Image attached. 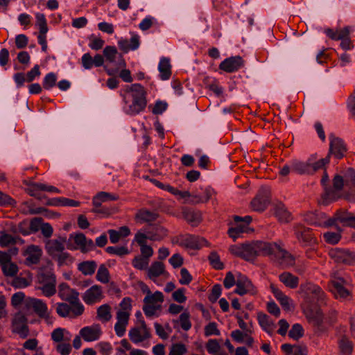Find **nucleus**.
Instances as JSON below:
<instances>
[{
  "label": "nucleus",
  "instance_id": "nucleus-1",
  "mask_svg": "<svg viewBox=\"0 0 355 355\" xmlns=\"http://www.w3.org/2000/svg\"><path fill=\"white\" fill-rule=\"evenodd\" d=\"M123 101L128 105L126 113L135 115L142 112L146 107V92L144 87L138 83L127 85L124 89Z\"/></svg>",
  "mask_w": 355,
  "mask_h": 355
},
{
  "label": "nucleus",
  "instance_id": "nucleus-2",
  "mask_svg": "<svg viewBox=\"0 0 355 355\" xmlns=\"http://www.w3.org/2000/svg\"><path fill=\"white\" fill-rule=\"evenodd\" d=\"M300 288L304 294L305 306H320L325 304L326 294L319 286L306 283L301 285Z\"/></svg>",
  "mask_w": 355,
  "mask_h": 355
},
{
  "label": "nucleus",
  "instance_id": "nucleus-3",
  "mask_svg": "<svg viewBox=\"0 0 355 355\" xmlns=\"http://www.w3.org/2000/svg\"><path fill=\"white\" fill-rule=\"evenodd\" d=\"M37 282L39 286L37 289L48 297L54 295L56 293V277L51 270H42L37 275Z\"/></svg>",
  "mask_w": 355,
  "mask_h": 355
},
{
  "label": "nucleus",
  "instance_id": "nucleus-4",
  "mask_svg": "<svg viewBox=\"0 0 355 355\" xmlns=\"http://www.w3.org/2000/svg\"><path fill=\"white\" fill-rule=\"evenodd\" d=\"M143 311L146 317L157 316V311H160L164 295L160 291H155L150 295H146L144 299Z\"/></svg>",
  "mask_w": 355,
  "mask_h": 355
},
{
  "label": "nucleus",
  "instance_id": "nucleus-5",
  "mask_svg": "<svg viewBox=\"0 0 355 355\" xmlns=\"http://www.w3.org/2000/svg\"><path fill=\"white\" fill-rule=\"evenodd\" d=\"M25 305L28 309H32L39 318L44 319L47 324L53 322V318L48 311V306L42 300L29 297L26 300Z\"/></svg>",
  "mask_w": 355,
  "mask_h": 355
},
{
  "label": "nucleus",
  "instance_id": "nucleus-6",
  "mask_svg": "<svg viewBox=\"0 0 355 355\" xmlns=\"http://www.w3.org/2000/svg\"><path fill=\"white\" fill-rule=\"evenodd\" d=\"M293 232L297 240L303 246L313 245L317 243V239L312 234L311 229L306 227L302 224H295Z\"/></svg>",
  "mask_w": 355,
  "mask_h": 355
},
{
  "label": "nucleus",
  "instance_id": "nucleus-7",
  "mask_svg": "<svg viewBox=\"0 0 355 355\" xmlns=\"http://www.w3.org/2000/svg\"><path fill=\"white\" fill-rule=\"evenodd\" d=\"M128 336L133 343L138 344L150 338L151 333L146 322L140 321V324H136L130 329Z\"/></svg>",
  "mask_w": 355,
  "mask_h": 355
},
{
  "label": "nucleus",
  "instance_id": "nucleus-8",
  "mask_svg": "<svg viewBox=\"0 0 355 355\" xmlns=\"http://www.w3.org/2000/svg\"><path fill=\"white\" fill-rule=\"evenodd\" d=\"M270 191L267 187H261L252 200L250 207L255 211H263L270 204Z\"/></svg>",
  "mask_w": 355,
  "mask_h": 355
},
{
  "label": "nucleus",
  "instance_id": "nucleus-9",
  "mask_svg": "<svg viewBox=\"0 0 355 355\" xmlns=\"http://www.w3.org/2000/svg\"><path fill=\"white\" fill-rule=\"evenodd\" d=\"M205 241L203 238H200L192 234L180 235L172 239L173 244H177L181 247L189 249H199L202 243Z\"/></svg>",
  "mask_w": 355,
  "mask_h": 355
},
{
  "label": "nucleus",
  "instance_id": "nucleus-10",
  "mask_svg": "<svg viewBox=\"0 0 355 355\" xmlns=\"http://www.w3.org/2000/svg\"><path fill=\"white\" fill-rule=\"evenodd\" d=\"M12 331L21 338H26L29 335V328L27 324V318L21 312L15 314L12 320Z\"/></svg>",
  "mask_w": 355,
  "mask_h": 355
},
{
  "label": "nucleus",
  "instance_id": "nucleus-11",
  "mask_svg": "<svg viewBox=\"0 0 355 355\" xmlns=\"http://www.w3.org/2000/svg\"><path fill=\"white\" fill-rule=\"evenodd\" d=\"M329 255L335 262L345 264L355 263V252L341 248H332L329 251Z\"/></svg>",
  "mask_w": 355,
  "mask_h": 355
},
{
  "label": "nucleus",
  "instance_id": "nucleus-12",
  "mask_svg": "<svg viewBox=\"0 0 355 355\" xmlns=\"http://www.w3.org/2000/svg\"><path fill=\"white\" fill-rule=\"evenodd\" d=\"M236 288L234 293L239 295L250 294L254 295L257 293L256 287L252 284V282L244 275L239 273L236 275Z\"/></svg>",
  "mask_w": 355,
  "mask_h": 355
},
{
  "label": "nucleus",
  "instance_id": "nucleus-13",
  "mask_svg": "<svg viewBox=\"0 0 355 355\" xmlns=\"http://www.w3.org/2000/svg\"><path fill=\"white\" fill-rule=\"evenodd\" d=\"M234 220L237 224L236 227H230L228 230L227 234L235 241L241 234L247 232L248 226L252 221V217L250 216L245 217L235 216Z\"/></svg>",
  "mask_w": 355,
  "mask_h": 355
},
{
  "label": "nucleus",
  "instance_id": "nucleus-14",
  "mask_svg": "<svg viewBox=\"0 0 355 355\" xmlns=\"http://www.w3.org/2000/svg\"><path fill=\"white\" fill-rule=\"evenodd\" d=\"M330 145L328 156L330 157L333 155L336 159H341L345 156L347 152V146L343 140L339 137H336L333 135L329 136Z\"/></svg>",
  "mask_w": 355,
  "mask_h": 355
},
{
  "label": "nucleus",
  "instance_id": "nucleus-15",
  "mask_svg": "<svg viewBox=\"0 0 355 355\" xmlns=\"http://www.w3.org/2000/svg\"><path fill=\"white\" fill-rule=\"evenodd\" d=\"M258 248L259 256H268L273 261L276 260L281 249L280 245L276 242H265L262 241H258Z\"/></svg>",
  "mask_w": 355,
  "mask_h": 355
},
{
  "label": "nucleus",
  "instance_id": "nucleus-16",
  "mask_svg": "<svg viewBox=\"0 0 355 355\" xmlns=\"http://www.w3.org/2000/svg\"><path fill=\"white\" fill-rule=\"evenodd\" d=\"M104 297L102 287L99 285H94L87 289L83 295V301L89 305L97 303Z\"/></svg>",
  "mask_w": 355,
  "mask_h": 355
},
{
  "label": "nucleus",
  "instance_id": "nucleus-17",
  "mask_svg": "<svg viewBox=\"0 0 355 355\" xmlns=\"http://www.w3.org/2000/svg\"><path fill=\"white\" fill-rule=\"evenodd\" d=\"M304 313L309 323L318 328L322 327L324 319L323 314L317 306H305Z\"/></svg>",
  "mask_w": 355,
  "mask_h": 355
},
{
  "label": "nucleus",
  "instance_id": "nucleus-18",
  "mask_svg": "<svg viewBox=\"0 0 355 355\" xmlns=\"http://www.w3.org/2000/svg\"><path fill=\"white\" fill-rule=\"evenodd\" d=\"M243 65L244 61L241 56H232L225 59L219 64V69L227 73H232L238 71Z\"/></svg>",
  "mask_w": 355,
  "mask_h": 355
},
{
  "label": "nucleus",
  "instance_id": "nucleus-19",
  "mask_svg": "<svg viewBox=\"0 0 355 355\" xmlns=\"http://www.w3.org/2000/svg\"><path fill=\"white\" fill-rule=\"evenodd\" d=\"M102 335L101 327L98 324L87 326L82 328L80 336L87 342L97 340Z\"/></svg>",
  "mask_w": 355,
  "mask_h": 355
},
{
  "label": "nucleus",
  "instance_id": "nucleus-20",
  "mask_svg": "<svg viewBox=\"0 0 355 355\" xmlns=\"http://www.w3.org/2000/svg\"><path fill=\"white\" fill-rule=\"evenodd\" d=\"M58 295L64 301L69 304L77 302L79 293L76 290L71 288L67 283H62L58 286Z\"/></svg>",
  "mask_w": 355,
  "mask_h": 355
},
{
  "label": "nucleus",
  "instance_id": "nucleus-21",
  "mask_svg": "<svg viewBox=\"0 0 355 355\" xmlns=\"http://www.w3.org/2000/svg\"><path fill=\"white\" fill-rule=\"evenodd\" d=\"M158 218V213L150 211L146 208H141L137 210L135 216V221L141 224H150L151 223L156 221Z\"/></svg>",
  "mask_w": 355,
  "mask_h": 355
},
{
  "label": "nucleus",
  "instance_id": "nucleus-22",
  "mask_svg": "<svg viewBox=\"0 0 355 355\" xmlns=\"http://www.w3.org/2000/svg\"><path fill=\"white\" fill-rule=\"evenodd\" d=\"M243 259L253 262L259 256L258 241L243 243Z\"/></svg>",
  "mask_w": 355,
  "mask_h": 355
},
{
  "label": "nucleus",
  "instance_id": "nucleus-23",
  "mask_svg": "<svg viewBox=\"0 0 355 355\" xmlns=\"http://www.w3.org/2000/svg\"><path fill=\"white\" fill-rule=\"evenodd\" d=\"M65 237H60L58 239L49 240L46 243V249L48 254L52 257L64 250Z\"/></svg>",
  "mask_w": 355,
  "mask_h": 355
},
{
  "label": "nucleus",
  "instance_id": "nucleus-24",
  "mask_svg": "<svg viewBox=\"0 0 355 355\" xmlns=\"http://www.w3.org/2000/svg\"><path fill=\"white\" fill-rule=\"evenodd\" d=\"M184 219L192 227H197L202 220L201 211L185 208L182 210Z\"/></svg>",
  "mask_w": 355,
  "mask_h": 355
},
{
  "label": "nucleus",
  "instance_id": "nucleus-25",
  "mask_svg": "<svg viewBox=\"0 0 355 355\" xmlns=\"http://www.w3.org/2000/svg\"><path fill=\"white\" fill-rule=\"evenodd\" d=\"M162 275H166V277L168 276V273L165 270L164 264L161 261H155L152 263L147 271L148 277L155 282L157 278Z\"/></svg>",
  "mask_w": 355,
  "mask_h": 355
},
{
  "label": "nucleus",
  "instance_id": "nucleus-26",
  "mask_svg": "<svg viewBox=\"0 0 355 355\" xmlns=\"http://www.w3.org/2000/svg\"><path fill=\"white\" fill-rule=\"evenodd\" d=\"M26 261L31 264L37 263L42 256V250L39 246L31 245L25 251Z\"/></svg>",
  "mask_w": 355,
  "mask_h": 355
},
{
  "label": "nucleus",
  "instance_id": "nucleus-27",
  "mask_svg": "<svg viewBox=\"0 0 355 355\" xmlns=\"http://www.w3.org/2000/svg\"><path fill=\"white\" fill-rule=\"evenodd\" d=\"M119 198V196L105 191L98 192L92 199L94 207H100L103 202L107 201H115Z\"/></svg>",
  "mask_w": 355,
  "mask_h": 355
},
{
  "label": "nucleus",
  "instance_id": "nucleus-28",
  "mask_svg": "<svg viewBox=\"0 0 355 355\" xmlns=\"http://www.w3.org/2000/svg\"><path fill=\"white\" fill-rule=\"evenodd\" d=\"M46 205L48 206H68V207H78L80 205L79 201H76L72 199L60 197L48 199L45 202Z\"/></svg>",
  "mask_w": 355,
  "mask_h": 355
},
{
  "label": "nucleus",
  "instance_id": "nucleus-29",
  "mask_svg": "<svg viewBox=\"0 0 355 355\" xmlns=\"http://www.w3.org/2000/svg\"><path fill=\"white\" fill-rule=\"evenodd\" d=\"M279 280L286 287L295 289L298 286L299 278L289 272H284L279 275Z\"/></svg>",
  "mask_w": 355,
  "mask_h": 355
},
{
  "label": "nucleus",
  "instance_id": "nucleus-30",
  "mask_svg": "<svg viewBox=\"0 0 355 355\" xmlns=\"http://www.w3.org/2000/svg\"><path fill=\"white\" fill-rule=\"evenodd\" d=\"M257 320L261 328L269 334H272L275 329V324L271 318L263 313H259Z\"/></svg>",
  "mask_w": 355,
  "mask_h": 355
},
{
  "label": "nucleus",
  "instance_id": "nucleus-31",
  "mask_svg": "<svg viewBox=\"0 0 355 355\" xmlns=\"http://www.w3.org/2000/svg\"><path fill=\"white\" fill-rule=\"evenodd\" d=\"M326 218V214L322 212H307L304 215V220L309 225L321 226L323 219Z\"/></svg>",
  "mask_w": 355,
  "mask_h": 355
},
{
  "label": "nucleus",
  "instance_id": "nucleus-32",
  "mask_svg": "<svg viewBox=\"0 0 355 355\" xmlns=\"http://www.w3.org/2000/svg\"><path fill=\"white\" fill-rule=\"evenodd\" d=\"M336 218L345 225L355 228V215L347 210H338L336 213Z\"/></svg>",
  "mask_w": 355,
  "mask_h": 355
},
{
  "label": "nucleus",
  "instance_id": "nucleus-33",
  "mask_svg": "<svg viewBox=\"0 0 355 355\" xmlns=\"http://www.w3.org/2000/svg\"><path fill=\"white\" fill-rule=\"evenodd\" d=\"M275 214L278 220L282 223H289L292 220L291 214L282 203L276 205Z\"/></svg>",
  "mask_w": 355,
  "mask_h": 355
},
{
  "label": "nucleus",
  "instance_id": "nucleus-34",
  "mask_svg": "<svg viewBox=\"0 0 355 355\" xmlns=\"http://www.w3.org/2000/svg\"><path fill=\"white\" fill-rule=\"evenodd\" d=\"M112 308L108 304L100 306L96 311V319L103 323L109 322L112 319Z\"/></svg>",
  "mask_w": 355,
  "mask_h": 355
},
{
  "label": "nucleus",
  "instance_id": "nucleus-35",
  "mask_svg": "<svg viewBox=\"0 0 355 355\" xmlns=\"http://www.w3.org/2000/svg\"><path fill=\"white\" fill-rule=\"evenodd\" d=\"M275 261L285 267L293 266L295 263V259L288 251L281 248L279 252Z\"/></svg>",
  "mask_w": 355,
  "mask_h": 355
},
{
  "label": "nucleus",
  "instance_id": "nucleus-36",
  "mask_svg": "<svg viewBox=\"0 0 355 355\" xmlns=\"http://www.w3.org/2000/svg\"><path fill=\"white\" fill-rule=\"evenodd\" d=\"M292 171L298 174H311V161L306 162L293 160L291 162Z\"/></svg>",
  "mask_w": 355,
  "mask_h": 355
},
{
  "label": "nucleus",
  "instance_id": "nucleus-37",
  "mask_svg": "<svg viewBox=\"0 0 355 355\" xmlns=\"http://www.w3.org/2000/svg\"><path fill=\"white\" fill-rule=\"evenodd\" d=\"M148 239L153 241H159L165 238L168 234V230L163 226H156L147 231Z\"/></svg>",
  "mask_w": 355,
  "mask_h": 355
},
{
  "label": "nucleus",
  "instance_id": "nucleus-38",
  "mask_svg": "<svg viewBox=\"0 0 355 355\" xmlns=\"http://www.w3.org/2000/svg\"><path fill=\"white\" fill-rule=\"evenodd\" d=\"M158 69L162 80H166L170 78L171 76V66L168 58H162L159 61Z\"/></svg>",
  "mask_w": 355,
  "mask_h": 355
},
{
  "label": "nucleus",
  "instance_id": "nucleus-39",
  "mask_svg": "<svg viewBox=\"0 0 355 355\" xmlns=\"http://www.w3.org/2000/svg\"><path fill=\"white\" fill-rule=\"evenodd\" d=\"M51 339L55 343L71 341V334L65 329L59 327L52 331Z\"/></svg>",
  "mask_w": 355,
  "mask_h": 355
},
{
  "label": "nucleus",
  "instance_id": "nucleus-40",
  "mask_svg": "<svg viewBox=\"0 0 355 355\" xmlns=\"http://www.w3.org/2000/svg\"><path fill=\"white\" fill-rule=\"evenodd\" d=\"M97 268L95 261H85L78 265V269L84 275H92Z\"/></svg>",
  "mask_w": 355,
  "mask_h": 355
},
{
  "label": "nucleus",
  "instance_id": "nucleus-41",
  "mask_svg": "<svg viewBox=\"0 0 355 355\" xmlns=\"http://www.w3.org/2000/svg\"><path fill=\"white\" fill-rule=\"evenodd\" d=\"M338 346L342 355H351L353 351V343L345 336H343L339 340Z\"/></svg>",
  "mask_w": 355,
  "mask_h": 355
},
{
  "label": "nucleus",
  "instance_id": "nucleus-42",
  "mask_svg": "<svg viewBox=\"0 0 355 355\" xmlns=\"http://www.w3.org/2000/svg\"><path fill=\"white\" fill-rule=\"evenodd\" d=\"M173 324H180L181 328L187 331L191 328V322L190 321V314L188 312H184L180 314L178 320H173Z\"/></svg>",
  "mask_w": 355,
  "mask_h": 355
},
{
  "label": "nucleus",
  "instance_id": "nucleus-43",
  "mask_svg": "<svg viewBox=\"0 0 355 355\" xmlns=\"http://www.w3.org/2000/svg\"><path fill=\"white\" fill-rule=\"evenodd\" d=\"M97 281L102 284H107L110 282V275L107 268L104 264L100 265L96 275Z\"/></svg>",
  "mask_w": 355,
  "mask_h": 355
},
{
  "label": "nucleus",
  "instance_id": "nucleus-44",
  "mask_svg": "<svg viewBox=\"0 0 355 355\" xmlns=\"http://www.w3.org/2000/svg\"><path fill=\"white\" fill-rule=\"evenodd\" d=\"M343 177L345 187L349 189L355 184V171L352 168H348L343 171Z\"/></svg>",
  "mask_w": 355,
  "mask_h": 355
},
{
  "label": "nucleus",
  "instance_id": "nucleus-45",
  "mask_svg": "<svg viewBox=\"0 0 355 355\" xmlns=\"http://www.w3.org/2000/svg\"><path fill=\"white\" fill-rule=\"evenodd\" d=\"M330 283L333 287L347 285L348 280L346 279L339 272H334L331 274Z\"/></svg>",
  "mask_w": 355,
  "mask_h": 355
},
{
  "label": "nucleus",
  "instance_id": "nucleus-46",
  "mask_svg": "<svg viewBox=\"0 0 355 355\" xmlns=\"http://www.w3.org/2000/svg\"><path fill=\"white\" fill-rule=\"evenodd\" d=\"M3 275L6 277H15L18 272V266L10 261L1 267Z\"/></svg>",
  "mask_w": 355,
  "mask_h": 355
},
{
  "label": "nucleus",
  "instance_id": "nucleus-47",
  "mask_svg": "<svg viewBox=\"0 0 355 355\" xmlns=\"http://www.w3.org/2000/svg\"><path fill=\"white\" fill-rule=\"evenodd\" d=\"M117 54V49L114 46H107L103 49V56L110 63L115 62Z\"/></svg>",
  "mask_w": 355,
  "mask_h": 355
},
{
  "label": "nucleus",
  "instance_id": "nucleus-48",
  "mask_svg": "<svg viewBox=\"0 0 355 355\" xmlns=\"http://www.w3.org/2000/svg\"><path fill=\"white\" fill-rule=\"evenodd\" d=\"M331 291L336 298L345 300L350 296V292L345 288V285L333 287Z\"/></svg>",
  "mask_w": 355,
  "mask_h": 355
},
{
  "label": "nucleus",
  "instance_id": "nucleus-49",
  "mask_svg": "<svg viewBox=\"0 0 355 355\" xmlns=\"http://www.w3.org/2000/svg\"><path fill=\"white\" fill-rule=\"evenodd\" d=\"M31 277H23L20 276L15 277L12 282V285L17 288H22L28 286L31 284Z\"/></svg>",
  "mask_w": 355,
  "mask_h": 355
},
{
  "label": "nucleus",
  "instance_id": "nucleus-50",
  "mask_svg": "<svg viewBox=\"0 0 355 355\" xmlns=\"http://www.w3.org/2000/svg\"><path fill=\"white\" fill-rule=\"evenodd\" d=\"M58 261V266H62L63 265H68L73 261L72 257L67 252H60L53 257Z\"/></svg>",
  "mask_w": 355,
  "mask_h": 355
},
{
  "label": "nucleus",
  "instance_id": "nucleus-51",
  "mask_svg": "<svg viewBox=\"0 0 355 355\" xmlns=\"http://www.w3.org/2000/svg\"><path fill=\"white\" fill-rule=\"evenodd\" d=\"M57 81L56 75L54 73H49L43 80V87L45 89H50L55 85Z\"/></svg>",
  "mask_w": 355,
  "mask_h": 355
},
{
  "label": "nucleus",
  "instance_id": "nucleus-52",
  "mask_svg": "<svg viewBox=\"0 0 355 355\" xmlns=\"http://www.w3.org/2000/svg\"><path fill=\"white\" fill-rule=\"evenodd\" d=\"M209 260L212 267L216 270H222L224 268L223 263L220 261L218 254L212 252L209 255Z\"/></svg>",
  "mask_w": 355,
  "mask_h": 355
},
{
  "label": "nucleus",
  "instance_id": "nucleus-53",
  "mask_svg": "<svg viewBox=\"0 0 355 355\" xmlns=\"http://www.w3.org/2000/svg\"><path fill=\"white\" fill-rule=\"evenodd\" d=\"M105 250L109 254H116L121 257L129 254V250L125 246H109Z\"/></svg>",
  "mask_w": 355,
  "mask_h": 355
},
{
  "label": "nucleus",
  "instance_id": "nucleus-54",
  "mask_svg": "<svg viewBox=\"0 0 355 355\" xmlns=\"http://www.w3.org/2000/svg\"><path fill=\"white\" fill-rule=\"evenodd\" d=\"M89 46L94 50H99L103 48L105 41L99 37L92 35L89 37Z\"/></svg>",
  "mask_w": 355,
  "mask_h": 355
},
{
  "label": "nucleus",
  "instance_id": "nucleus-55",
  "mask_svg": "<svg viewBox=\"0 0 355 355\" xmlns=\"http://www.w3.org/2000/svg\"><path fill=\"white\" fill-rule=\"evenodd\" d=\"M187 352V347L183 343H175L171 347L168 355H184Z\"/></svg>",
  "mask_w": 355,
  "mask_h": 355
},
{
  "label": "nucleus",
  "instance_id": "nucleus-56",
  "mask_svg": "<svg viewBox=\"0 0 355 355\" xmlns=\"http://www.w3.org/2000/svg\"><path fill=\"white\" fill-rule=\"evenodd\" d=\"M329 163V157L327 155L326 157L320 159L318 162L314 163L311 162V174L315 171L324 168L327 164Z\"/></svg>",
  "mask_w": 355,
  "mask_h": 355
},
{
  "label": "nucleus",
  "instance_id": "nucleus-57",
  "mask_svg": "<svg viewBox=\"0 0 355 355\" xmlns=\"http://www.w3.org/2000/svg\"><path fill=\"white\" fill-rule=\"evenodd\" d=\"M148 262V259L141 256H137L134 258L132 263L135 268L139 270H144L147 268Z\"/></svg>",
  "mask_w": 355,
  "mask_h": 355
},
{
  "label": "nucleus",
  "instance_id": "nucleus-58",
  "mask_svg": "<svg viewBox=\"0 0 355 355\" xmlns=\"http://www.w3.org/2000/svg\"><path fill=\"white\" fill-rule=\"evenodd\" d=\"M56 350L61 355H69L71 352L70 341L59 343L56 346Z\"/></svg>",
  "mask_w": 355,
  "mask_h": 355
},
{
  "label": "nucleus",
  "instance_id": "nucleus-59",
  "mask_svg": "<svg viewBox=\"0 0 355 355\" xmlns=\"http://www.w3.org/2000/svg\"><path fill=\"white\" fill-rule=\"evenodd\" d=\"M288 336L294 340H297L303 336V328L300 324H295L292 326L288 332Z\"/></svg>",
  "mask_w": 355,
  "mask_h": 355
},
{
  "label": "nucleus",
  "instance_id": "nucleus-60",
  "mask_svg": "<svg viewBox=\"0 0 355 355\" xmlns=\"http://www.w3.org/2000/svg\"><path fill=\"white\" fill-rule=\"evenodd\" d=\"M324 238L327 243L334 245L338 243L341 236L338 232H328L324 234Z\"/></svg>",
  "mask_w": 355,
  "mask_h": 355
},
{
  "label": "nucleus",
  "instance_id": "nucleus-61",
  "mask_svg": "<svg viewBox=\"0 0 355 355\" xmlns=\"http://www.w3.org/2000/svg\"><path fill=\"white\" fill-rule=\"evenodd\" d=\"M56 312L61 317L64 318L69 316L71 312V306L66 303H58Z\"/></svg>",
  "mask_w": 355,
  "mask_h": 355
},
{
  "label": "nucleus",
  "instance_id": "nucleus-62",
  "mask_svg": "<svg viewBox=\"0 0 355 355\" xmlns=\"http://www.w3.org/2000/svg\"><path fill=\"white\" fill-rule=\"evenodd\" d=\"M205 335L206 336H210L211 335L219 336L220 331L217 327V324L216 322H209L207 325L205 327Z\"/></svg>",
  "mask_w": 355,
  "mask_h": 355
},
{
  "label": "nucleus",
  "instance_id": "nucleus-63",
  "mask_svg": "<svg viewBox=\"0 0 355 355\" xmlns=\"http://www.w3.org/2000/svg\"><path fill=\"white\" fill-rule=\"evenodd\" d=\"M96 347L102 355H110L112 352V347L108 342H100Z\"/></svg>",
  "mask_w": 355,
  "mask_h": 355
},
{
  "label": "nucleus",
  "instance_id": "nucleus-64",
  "mask_svg": "<svg viewBox=\"0 0 355 355\" xmlns=\"http://www.w3.org/2000/svg\"><path fill=\"white\" fill-rule=\"evenodd\" d=\"M168 104L166 102L157 101L152 109V112L154 114H161L166 110Z\"/></svg>",
  "mask_w": 355,
  "mask_h": 355
}]
</instances>
